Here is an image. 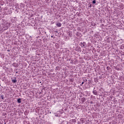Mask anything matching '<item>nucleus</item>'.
Masks as SVG:
<instances>
[{
	"label": "nucleus",
	"instance_id": "nucleus-1",
	"mask_svg": "<svg viewBox=\"0 0 124 124\" xmlns=\"http://www.w3.org/2000/svg\"><path fill=\"white\" fill-rule=\"evenodd\" d=\"M12 82L13 83H16L17 82V79H12Z\"/></svg>",
	"mask_w": 124,
	"mask_h": 124
},
{
	"label": "nucleus",
	"instance_id": "nucleus-2",
	"mask_svg": "<svg viewBox=\"0 0 124 124\" xmlns=\"http://www.w3.org/2000/svg\"><path fill=\"white\" fill-rule=\"evenodd\" d=\"M56 26H57V27H61L62 26V23H57V24H56Z\"/></svg>",
	"mask_w": 124,
	"mask_h": 124
},
{
	"label": "nucleus",
	"instance_id": "nucleus-3",
	"mask_svg": "<svg viewBox=\"0 0 124 124\" xmlns=\"http://www.w3.org/2000/svg\"><path fill=\"white\" fill-rule=\"evenodd\" d=\"M93 93L95 95H96L97 93L96 92V91L94 90L93 91Z\"/></svg>",
	"mask_w": 124,
	"mask_h": 124
},
{
	"label": "nucleus",
	"instance_id": "nucleus-4",
	"mask_svg": "<svg viewBox=\"0 0 124 124\" xmlns=\"http://www.w3.org/2000/svg\"><path fill=\"white\" fill-rule=\"evenodd\" d=\"M17 102L18 103H21V99H17Z\"/></svg>",
	"mask_w": 124,
	"mask_h": 124
},
{
	"label": "nucleus",
	"instance_id": "nucleus-5",
	"mask_svg": "<svg viewBox=\"0 0 124 124\" xmlns=\"http://www.w3.org/2000/svg\"><path fill=\"white\" fill-rule=\"evenodd\" d=\"M81 100L84 102L86 100V98H82Z\"/></svg>",
	"mask_w": 124,
	"mask_h": 124
},
{
	"label": "nucleus",
	"instance_id": "nucleus-6",
	"mask_svg": "<svg viewBox=\"0 0 124 124\" xmlns=\"http://www.w3.org/2000/svg\"><path fill=\"white\" fill-rule=\"evenodd\" d=\"M93 3H95V0H93Z\"/></svg>",
	"mask_w": 124,
	"mask_h": 124
},
{
	"label": "nucleus",
	"instance_id": "nucleus-7",
	"mask_svg": "<svg viewBox=\"0 0 124 124\" xmlns=\"http://www.w3.org/2000/svg\"><path fill=\"white\" fill-rule=\"evenodd\" d=\"M83 84H84V82H82V83H81V86H82V85H83Z\"/></svg>",
	"mask_w": 124,
	"mask_h": 124
}]
</instances>
